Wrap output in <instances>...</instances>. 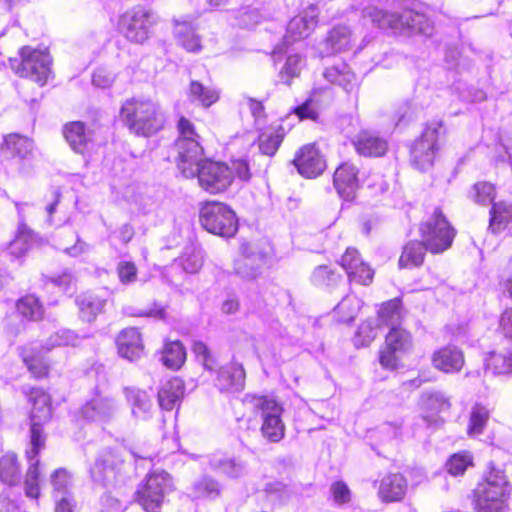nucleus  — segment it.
I'll list each match as a JSON object with an SVG mask.
<instances>
[{
	"label": "nucleus",
	"mask_w": 512,
	"mask_h": 512,
	"mask_svg": "<svg viewBox=\"0 0 512 512\" xmlns=\"http://www.w3.org/2000/svg\"><path fill=\"white\" fill-rule=\"evenodd\" d=\"M338 277L328 266L322 265L315 268L311 280L318 286H331L336 283Z\"/></svg>",
	"instance_id": "obj_58"
},
{
	"label": "nucleus",
	"mask_w": 512,
	"mask_h": 512,
	"mask_svg": "<svg viewBox=\"0 0 512 512\" xmlns=\"http://www.w3.org/2000/svg\"><path fill=\"white\" fill-rule=\"evenodd\" d=\"M490 418V409L480 403L472 406L469 413V423L467 427V434L470 437H475L484 432V429Z\"/></svg>",
	"instance_id": "obj_41"
},
{
	"label": "nucleus",
	"mask_w": 512,
	"mask_h": 512,
	"mask_svg": "<svg viewBox=\"0 0 512 512\" xmlns=\"http://www.w3.org/2000/svg\"><path fill=\"white\" fill-rule=\"evenodd\" d=\"M75 303L79 310V317L91 323L103 312L106 299L96 293L85 292L76 297Z\"/></svg>",
	"instance_id": "obj_27"
},
{
	"label": "nucleus",
	"mask_w": 512,
	"mask_h": 512,
	"mask_svg": "<svg viewBox=\"0 0 512 512\" xmlns=\"http://www.w3.org/2000/svg\"><path fill=\"white\" fill-rule=\"evenodd\" d=\"M412 347V338L409 332L393 327L385 338V347L380 351V364L385 369L394 370L399 363V355L409 351Z\"/></svg>",
	"instance_id": "obj_12"
},
{
	"label": "nucleus",
	"mask_w": 512,
	"mask_h": 512,
	"mask_svg": "<svg viewBox=\"0 0 512 512\" xmlns=\"http://www.w3.org/2000/svg\"><path fill=\"white\" fill-rule=\"evenodd\" d=\"M262 259L258 255L243 252L234 260V273L243 280H254L261 273Z\"/></svg>",
	"instance_id": "obj_32"
},
{
	"label": "nucleus",
	"mask_w": 512,
	"mask_h": 512,
	"mask_svg": "<svg viewBox=\"0 0 512 512\" xmlns=\"http://www.w3.org/2000/svg\"><path fill=\"white\" fill-rule=\"evenodd\" d=\"M304 60L299 54L289 55L279 72V79L285 85H291L294 78L299 77Z\"/></svg>",
	"instance_id": "obj_50"
},
{
	"label": "nucleus",
	"mask_w": 512,
	"mask_h": 512,
	"mask_svg": "<svg viewBox=\"0 0 512 512\" xmlns=\"http://www.w3.org/2000/svg\"><path fill=\"white\" fill-rule=\"evenodd\" d=\"M398 23L399 28L397 31L409 29L412 32L424 35L432 34L433 28L427 17L424 14L412 10H405L398 15Z\"/></svg>",
	"instance_id": "obj_33"
},
{
	"label": "nucleus",
	"mask_w": 512,
	"mask_h": 512,
	"mask_svg": "<svg viewBox=\"0 0 512 512\" xmlns=\"http://www.w3.org/2000/svg\"><path fill=\"white\" fill-rule=\"evenodd\" d=\"M120 115L132 133L144 137L157 133L165 123L161 108L149 99H128Z\"/></svg>",
	"instance_id": "obj_3"
},
{
	"label": "nucleus",
	"mask_w": 512,
	"mask_h": 512,
	"mask_svg": "<svg viewBox=\"0 0 512 512\" xmlns=\"http://www.w3.org/2000/svg\"><path fill=\"white\" fill-rule=\"evenodd\" d=\"M432 366L445 374L459 373L464 364L463 351L455 345H446L436 349L431 355Z\"/></svg>",
	"instance_id": "obj_17"
},
{
	"label": "nucleus",
	"mask_w": 512,
	"mask_h": 512,
	"mask_svg": "<svg viewBox=\"0 0 512 512\" xmlns=\"http://www.w3.org/2000/svg\"><path fill=\"white\" fill-rule=\"evenodd\" d=\"M63 135L70 148L79 154H83L92 141L91 130L87 129L81 121L66 124L63 128Z\"/></svg>",
	"instance_id": "obj_24"
},
{
	"label": "nucleus",
	"mask_w": 512,
	"mask_h": 512,
	"mask_svg": "<svg viewBox=\"0 0 512 512\" xmlns=\"http://www.w3.org/2000/svg\"><path fill=\"white\" fill-rule=\"evenodd\" d=\"M191 493L195 498L214 497L219 494V485L209 477H202L194 482Z\"/></svg>",
	"instance_id": "obj_54"
},
{
	"label": "nucleus",
	"mask_w": 512,
	"mask_h": 512,
	"mask_svg": "<svg viewBox=\"0 0 512 512\" xmlns=\"http://www.w3.org/2000/svg\"><path fill=\"white\" fill-rule=\"evenodd\" d=\"M317 16V8L311 5L301 14L292 18L287 26L284 44L290 45L308 37L317 25Z\"/></svg>",
	"instance_id": "obj_16"
},
{
	"label": "nucleus",
	"mask_w": 512,
	"mask_h": 512,
	"mask_svg": "<svg viewBox=\"0 0 512 512\" xmlns=\"http://www.w3.org/2000/svg\"><path fill=\"white\" fill-rule=\"evenodd\" d=\"M362 302L355 295H347L336 306L335 311L339 315V320L342 322L352 321L361 308Z\"/></svg>",
	"instance_id": "obj_51"
},
{
	"label": "nucleus",
	"mask_w": 512,
	"mask_h": 512,
	"mask_svg": "<svg viewBox=\"0 0 512 512\" xmlns=\"http://www.w3.org/2000/svg\"><path fill=\"white\" fill-rule=\"evenodd\" d=\"M245 371L241 364L231 363L217 372L215 385L222 392H240L244 388Z\"/></svg>",
	"instance_id": "obj_21"
},
{
	"label": "nucleus",
	"mask_w": 512,
	"mask_h": 512,
	"mask_svg": "<svg viewBox=\"0 0 512 512\" xmlns=\"http://www.w3.org/2000/svg\"><path fill=\"white\" fill-rule=\"evenodd\" d=\"M173 489L172 479L165 471L149 474L136 491V501L146 512H160L167 494Z\"/></svg>",
	"instance_id": "obj_9"
},
{
	"label": "nucleus",
	"mask_w": 512,
	"mask_h": 512,
	"mask_svg": "<svg viewBox=\"0 0 512 512\" xmlns=\"http://www.w3.org/2000/svg\"><path fill=\"white\" fill-rule=\"evenodd\" d=\"M184 382L174 377L166 381L158 392V401L161 408L172 410L184 395Z\"/></svg>",
	"instance_id": "obj_30"
},
{
	"label": "nucleus",
	"mask_w": 512,
	"mask_h": 512,
	"mask_svg": "<svg viewBox=\"0 0 512 512\" xmlns=\"http://www.w3.org/2000/svg\"><path fill=\"white\" fill-rule=\"evenodd\" d=\"M468 197L478 205L487 206L495 199L496 189L489 182H477L471 187Z\"/></svg>",
	"instance_id": "obj_48"
},
{
	"label": "nucleus",
	"mask_w": 512,
	"mask_h": 512,
	"mask_svg": "<svg viewBox=\"0 0 512 512\" xmlns=\"http://www.w3.org/2000/svg\"><path fill=\"white\" fill-rule=\"evenodd\" d=\"M2 150L23 161H30L33 157L34 144L32 140L19 134L5 136Z\"/></svg>",
	"instance_id": "obj_31"
},
{
	"label": "nucleus",
	"mask_w": 512,
	"mask_h": 512,
	"mask_svg": "<svg viewBox=\"0 0 512 512\" xmlns=\"http://www.w3.org/2000/svg\"><path fill=\"white\" fill-rule=\"evenodd\" d=\"M200 223L209 233L224 238L233 237L238 230L235 212L221 202H207L200 209Z\"/></svg>",
	"instance_id": "obj_7"
},
{
	"label": "nucleus",
	"mask_w": 512,
	"mask_h": 512,
	"mask_svg": "<svg viewBox=\"0 0 512 512\" xmlns=\"http://www.w3.org/2000/svg\"><path fill=\"white\" fill-rule=\"evenodd\" d=\"M20 220L14 239L9 243L8 250L16 258L24 256L30 249L33 242L32 231L25 225L22 219L23 204L15 203Z\"/></svg>",
	"instance_id": "obj_29"
},
{
	"label": "nucleus",
	"mask_w": 512,
	"mask_h": 512,
	"mask_svg": "<svg viewBox=\"0 0 512 512\" xmlns=\"http://www.w3.org/2000/svg\"><path fill=\"white\" fill-rule=\"evenodd\" d=\"M20 465L16 454L8 452L0 458V481L13 486L20 481Z\"/></svg>",
	"instance_id": "obj_39"
},
{
	"label": "nucleus",
	"mask_w": 512,
	"mask_h": 512,
	"mask_svg": "<svg viewBox=\"0 0 512 512\" xmlns=\"http://www.w3.org/2000/svg\"><path fill=\"white\" fill-rule=\"evenodd\" d=\"M204 253L196 245L185 247L183 254L179 258V265L187 273H197L203 266Z\"/></svg>",
	"instance_id": "obj_44"
},
{
	"label": "nucleus",
	"mask_w": 512,
	"mask_h": 512,
	"mask_svg": "<svg viewBox=\"0 0 512 512\" xmlns=\"http://www.w3.org/2000/svg\"><path fill=\"white\" fill-rule=\"evenodd\" d=\"M189 97L192 101H198L201 105L209 107L218 101L219 92L215 88L204 86L198 81H192Z\"/></svg>",
	"instance_id": "obj_46"
},
{
	"label": "nucleus",
	"mask_w": 512,
	"mask_h": 512,
	"mask_svg": "<svg viewBox=\"0 0 512 512\" xmlns=\"http://www.w3.org/2000/svg\"><path fill=\"white\" fill-rule=\"evenodd\" d=\"M283 129L270 128L259 136V149L268 156H273L283 141Z\"/></svg>",
	"instance_id": "obj_47"
},
{
	"label": "nucleus",
	"mask_w": 512,
	"mask_h": 512,
	"mask_svg": "<svg viewBox=\"0 0 512 512\" xmlns=\"http://www.w3.org/2000/svg\"><path fill=\"white\" fill-rule=\"evenodd\" d=\"M408 488L406 478L400 473H389L379 482L377 495L383 503L400 502Z\"/></svg>",
	"instance_id": "obj_19"
},
{
	"label": "nucleus",
	"mask_w": 512,
	"mask_h": 512,
	"mask_svg": "<svg viewBox=\"0 0 512 512\" xmlns=\"http://www.w3.org/2000/svg\"><path fill=\"white\" fill-rule=\"evenodd\" d=\"M499 329L502 334L512 340V308L505 309L499 319Z\"/></svg>",
	"instance_id": "obj_64"
},
{
	"label": "nucleus",
	"mask_w": 512,
	"mask_h": 512,
	"mask_svg": "<svg viewBox=\"0 0 512 512\" xmlns=\"http://www.w3.org/2000/svg\"><path fill=\"white\" fill-rule=\"evenodd\" d=\"M485 369L495 375L509 374L512 372V359L505 354L491 352L485 359Z\"/></svg>",
	"instance_id": "obj_52"
},
{
	"label": "nucleus",
	"mask_w": 512,
	"mask_h": 512,
	"mask_svg": "<svg viewBox=\"0 0 512 512\" xmlns=\"http://www.w3.org/2000/svg\"><path fill=\"white\" fill-rule=\"evenodd\" d=\"M377 336V327L373 325L371 321L363 322L355 335V345L357 347L360 346H368Z\"/></svg>",
	"instance_id": "obj_57"
},
{
	"label": "nucleus",
	"mask_w": 512,
	"mask_h": 512,
	"mask_svg": "<svg viewBox=\"0 0 512 512\" xmlns=\"http://www.w3.org/2000/svg\"><path fill=\"white\" fill-rule=\"evenodd\" d=\"M117 410L118 405L113 398L97 394L81 407L79 416L85 421L103 424L110 421Z\"/></svg>",
	"instance_id": "obj_13"
},
{
	"label": "nucleus",
	"mask_w": 512,
	"mask_h": 512,
	"mask_svg": "<svg viewBox=\"0 0 512 512\" xmlns=\"http://www.w3.org/2000/svg\"><path fill=\"white\" fill-rule=\"evenodd\" d=\"M116 270L120 283L124 285L132 284L137 279V267L133 262L121 261Z\"/></svg>",
	"instance_id": "obj_59"
},
{
	"label": "nucleus",
	"mask_w": 512,
	"mask_h": 512,
	"mask_svg": "<svg viewBox=\"0 0 512 512\" xmlns=\"http://www.w3.org/2000/svg\"><path fill=\"white\" fill-rule=\"evenodd\" d=\"M512 219V204L498 201L492 204L490 210L489 228L494 232L503 231Z\"/></svg>",
	"instance_id": "obj_38"
},
{
	"label": "nucleus",
	"mask_w": 512,
	"mask_h": 512,
	"mask_svg": "<svg viewBox=\"0 0 512 512\" xmlns=\"http://www.w3.org/2000/svg\"><path fill=\"white\" fill-rule=\"evenodd\" d=\"M32 403L31 410V448L26 455L29 468L25 476V493L30 498H38L39 488V460L36 459L39 451L44 447L42 425L50 420L52 408L50 396L42 389L33 388L29 394Z\"/></svg>",
	"instance_id": "obj_2"
},
{
	"label": "nucleus",
	"mask_w": 512,
	"mask_h": 512,
	"mask_svg": "<svg viewBox=\"0 0 512 512\" xmlns=\"http://www.w3.org/2000/svg\"><path fill=\"white\" fill-rule=\"evenodd\" d=\"M24 363L35 378H42L48 372V366L44 363L42 355L36 347H24L21 352Z\"/></svg>",
	"instance_id": "obj_45"
},
{
	"label": "nucleus",
	"mask_w": 512,
	"mask_h": 512,
	"mask_svg": "<svg viewBox=\"0 0 512 512\" xmlns=\"http://www.w3.org/2000/svg\"><path fill=\"white\" fill-rule=\"evenodd\" d=\"M192 351L206 370L212 371L215 369L217 365L216 360L204 342L194 341Z\"/></svg>",
	"instance_id": "obj_56"
},
{
	"label": "nucleus",
	"mask_w": 512,
	"mask_h": 512,
	"mask_svg": "<svg viewBox=\"0 0 512 512\" xmlns=\"http://www.w3.org/2000/svg\"><path fill=\"white\" fill-rule=\"evenodd\" d=\"M156 22L157 18L152 11L135 6L121 15L119 29L130 42L142 44L149 38L150 29Z\"/></svg>",
	"instance_id": "obj_11"
},
{
	"label": "nucleus",
	"mask_w": 512,
	"mask_h": 512,
	"mask_svg": "<svg viewBox=\"0 0 512 512\" xmlns=\"http://www.w3.org/2000/svg\"><path fill=\"white\" fill-rule=\"evenodd\" d=\"M16 309L20 315L33 321L40 320L44 313L42 305L34 295H27L19 299Z\"/></svg>",
	"instance_id": "obj_49"
},
{
	"label": "nucleus",
	"mask_w": 512,
	"mask_h": 512,
	"mask_svg": "<svg viewBox=\"0 0 512 512\" xmlns=\"http://www.w3.org/2000/svg\"><path fill=\"white\" fill-rule=\"evenodd\" d=\"M423 419L429 425H439L444 422L441 414L448 413L451 408L450 399L442 392L423 393L420 400Z\"/></svg>",
	"instance_id": "obj_15"
},
{
	"label": "nucleus",
	"mask_w": 512,
	"mask_h": 512,
	"mask_svg": "<svg viewBox=\"0 0 512 512\" xmlns=\"http://www.w3.org/2000/svg\"><path fill=\"white\" fill-rule=\"evenodd\" d=\"M298 172L306 178H315L323 173L326 161L314 144L303 146L294 160Z\"/></svg>",
	"instance_id": "obj_14"
},
{
	"label": "nucleus",
	"mask_w": 512,
	"mask_h": 512,
	"mask_svg": "<svg viewBox=\"0 0 512 512\" xmlns=\"http://www.w3.org/2000/svg\"><path fill=\"white\" fill-rule=\"evenodd\" d=\"M70 482L71 477L67 470L60 468L52 473L51 484L53 486V495L55 499L62 496H71L68 492Z\"/></svg>",
	"instance_id": "obj_53"
},
{
	"label": "nucleus",
	"mask_w": 512,
	"mask_h": 512,
	"mask_svg": "<svg viewBox=\"0 0 512 512\" xmlns=\"http://www.w3.org/2000/svg\"><path fill=\"white\" fill-rule=\"evenodd\" d=\"M352 31L346 25L334 26L328 33L321 50L322 56L345 51L351 47Z\"/></svg>",
	"instance_id": "obj_26"
},
{
	"label": "nucleus",
	"mask_w": 512,
	"mask_h": 512,
	"mask_svg": "<svg viewBox=\"0 0 512 512\" xmlns=\"http://www.w3.org/2000/svg\"><path fill=\"white\" fill-rule=\"evenodd\" d=\"M114 74L107 69L99 68L97 69L92 76V83L100 88H107L112 85L114 82Z\"/></svg>",
	"instance_id": "obj_61"
},
{
	"label": "nucleus",
	"mask_w": 512,
	"mask_h": 512,
	"mask_svg": "<svg viewBox=\"0 0 512 512\" xmlns=\"http://www.w3.org/2000/svg\"><path fill=\"white\" fill-rule=\"evenodd\" d=\"M21 60L11 59L12 69L21 77L29 78L40 86L46 84L51 59L46 51L24 46L19 51Z\"/></svg>",
	"instance_id": "obj_8"
},
{
	"label": "nucleus",
	"mask_w": 512,
	"mask_h": 512,
	"mask_svg": "<svg viewBox=\"0 0 512 512\" xmlns=\"http://www.w3.org/2000/svg\"><path fill=\"white\" fill-rule=\"evenodd\" d=\"M323 77L328 82L339 85L347 92H351L356 86V76L346 64L326 68L323 71Z\"/></svg>",
	"instance_id": "obj_35"
},
{
	"label": "nucleus",
	"mask_w": 512,
	"mask_h": 512,
	"mask_svg": "<svg viewBox=\"0 0 512 512\" xmlns=\"http://www.w3.org/2000/svg\"><path fill=\"white\" fill-rule=\"evenodd\" d=\"M118 353L129 361L139 359L144 351L140 332L135 328L124 329L117 338Z\"/></svg>",
	"instance_id": "obj_23"
},
{
	"label": "nucleus",
	"mask_w": 512,
	"mask_h": 512,
	"mask_svg": "<svg viewBox=\"0 0 512 512\" xmlns=\"http://www.w3.org/2000/svg\"><path fill=\"white\" fill-rule=\"evenodd\" d=\"M510 492L511 484L504 469L491 466L474 490L477 512H504Z\"/></svg>",
	"instance_id": "obj_4"
},
{
	"label": "nucleus",
	"mask_w": 512,
	"mask_h": 512,
	"mask_svg": "<svg viewBox=\"0 0 512 512\" xmlns=\"http://www.w3.org/2000/svg\"><path fill=\"white\" fill-rule=\"evenodd\" d=\"M419 232L422 243L432 254H439L450 248L456 234L454 228L438 208L420 224Z\"/></svg>",
	"instance_id": "obj_6"
},
{
	"label": "nucleus",
	"mask_w": 512,
	"mask_h": 512,
	"mask_svg": "<svg viewBox=\"0 0 512 512\" xmlns=\"http://www.w3.org/2000/svg\"><path fill=\"white\" fill-rule=\"evenodd\" d=\"M179 138L176 142L178 150V169L186 178L197 176L200 186L211 194L226 191L233 182L231 168L224 163L202 158L200 146L193 124L181 117L178 122Z\"/></svg>",
	"instance_id": "obj_1"
},
{
	"label": "nucleus",
	"mask_w": 512,
	"mask_h": 512,
	"mask_svg": "<svg viewBox=\"0 0 512 512\" xmlns=\"http://www.w3.org/2000/svg\"><path fill=\"white\" fill-rule=\"evenodd\" d=\"M363 18L370 20L372 25L381 29H392L397 31L399 28L397 14L388 13L375 6H367L364 8Z\"/></svg>",
	"instance_id": "obj_36"
},
{
	"label": "nucleus",
	"mask_w": 512,
	"mask_h": 512,
	"mask_svg": "<svg viewBox=\"0 0 512 512\" xmlns=\"http://www.w3.org/2000/svg\"><path fill=\"white\" fill-rule=\"evenodd\" d=\"M333 183L343 199H354L359 188L357 167L351 163L341 164L334 173Z\"/></svg>",
	"instance_id": "obj_18"
},
{
	"label": "nucleus",
	"mask_w": 512,
	"mask_h": 512,
	"mask_svg": "<svg viewBox=\"0 0 512 512\" xmlns=\"http://www.w3.org/2000/svg\"><path fill=\"white\" fill-rule=\"evenodd\" d=\"M244 403L260 413L262 419L260 430L267 441L278 443L284 438L285 425L281 419L283 408L274 398L248 394L244 397Z\"/></svg>",
	"instance_id": "obj_5"
},
{
	"label": "nucleus",
	"mask_w": 512,
	"mask_h": 512,
	"mask_svg": "<svg viewBox=\"0 0 512 512\" xmlns=\"http://www.w3.org/2000/svg\"><path fill=\"white\" fill-rule=\"evenodd\" d=\"M210 465L218 472L232 478L239 477L246 471V466L241 460L224 455H214L210 460Z\"/></svg>",
	"instance_id": "obj_37"
},
{
	"label": "nucleus",
	"mask_w": 512,
	"mask_h": 512,
	"mask_svg": "<svg viewBox=\"0 0 512 512\" xmlns=\"http://www.w3.org/2000/svg\"><path fill=\"white\" fill-rule=\"evenodd\" d=\"M445 135L442 121H431L427 124L421 137L411 149V162L419 170H428L434 162L439 140Z\"/></svg>",
	"instance_id": "obj_10"
},
{
	"label": "nucleus",
	"mask_w": 512,
	"mask_h": 512,
	"mask_svg": "<svg viewBox=\"0 0 512 512\" xmlns=\"http://www.w3.org/2000/svg\"><path fill=\"white\" fill-rule=\"evenodd\" d=\"M125 398L131 407V415L136 420H148L152 415L153 402L146 391L138 388H125Z\"/></svg>",
	"instance_id": "obj_25"
},
{
	"label": "nucleus",
	"mask_w": 512,
	"mask_h": 512,
	"mask_svg": "<svg viewBox=\"0 0 512 512\" xmlns=\"http://www.w3.org/2000/svg\"><path fill=\"white\" fill-rule=\"evenodd\" d=\"M333 500L335 503L341 505L348 503L351 499V492L349 487L342 481L334 482L330 488Z\"/></svg>",
	"instance_id": "obj_60"
},
{
	"label": "nucleus",
	"mask_w": 512,
	"mask_h": 512,
	"mask_svg": "<svg viewBox=\"0 0 512 512\" xmlns=\"http://www.w3.org/2000/svg\"><path fill=\"white\" fill-rule=\"evenodd\" d=\"M379 321L382 325L390 328L399 327L403 319V309L400 300L393 299L382 305L378 312Z\"/></svg>",
	"instance_id": "obj_42"
},
{
	"label": "nucleus",
	"mask_w": 512,
	"mask_h": 512,
	"mask_svg": "<svg viewBox=\"0 0 512 512\" xmlns=\"http://www.w3.org/2000/svg\"><path fill=\"white\" fill-rule=\"evenodd\" d=\"M426 251L425 245L419 241H409L402 250L398 265L401 269H412L423 264Z\"/></svg>",
	"instance_id": "obj_34"
},
{
	"label": "nucleus",
	"mask_w": 512,
	"mask_h": 512,
	"mask_svg": "<svg viewBox=\"0 0 512 512\" xmlns=\"http://www.w3.org/2000/svg\"><path fill=\"white\" fill-rule=\"evenodd\" d=\"M295 113L299 116L300 119L315 120L318 117V112L312 99H308L302 105L298 106L295 109Z\"/></svg>",
	"instance_id": "obj_63"
},
{
	"label": "nucleus",
	"mask_w": 512,
	"mask_h": 512,
	"mask_svg": "<svg viewBox=\"0 0 512 512\" xmlns=\"http://www.w3.org/2000/svg\"><path fill=\"white\" fill-rule=\"evenodd\" d=\"M353 145L358 154L366 157H380L388 150L387 140L370 131L360 132Z\"/></svg>",
	"instance_id": "obj_22"
},
{
	"label": "nucleus",
	"mask_w": 512,
	"mask_h": 512,
	"mask_svg": "<svg viewBox=\"0 0 512 512\" xmlns=\"http://www.w3.org/2000/svg\"><path fill=\"white\" fill-rule=\"evenodd\" d=\"M341 266L351 281L368 285L373 279V270L363 262L355 249L348 248L346 250L341 258Z\"/></svg>",
	"instance_id": "obj_20"
},
{
	"label": "nucleus",
	"mask_w": 512,
	"mask_h": 512,
	"mask_svg": "<svg viewBox=\"0 0 512 512\" xmlns=\"http://www.w3.org/2000/svg\"><path fill=\"white\" fill-rule=\"evenodd\" d=\"M161 360L163 364L172 370L182 367L186 360V351L180 341H168L162 350Z\"/></svg>",
	"instance_id": "obj_40"
},
{
	"label": "nucleus",
	"mask_w": 512,
	"mask_h": 512,
	"mask_svg": "<svg viewBox=\"0 0 512 512\" xmlns=\"http://www.w3.org/2000/svg\"><path fill=\"white\" fill-rule=\"evenodd\" d=\"M174 35L179 45L188 52L201 50V39L196 33L195 25L188 20H175Z\"/></svg>",
	"instance_id": "obj_28"
},
{
	"label": "nucleus",
	"mask_w": 512,
	"mask_h": 512,
	"mask_svg": "<svg viewBox=\"0 0 512 512\" xmlns=\"http://www.w3.org/2000/svg\"><path fill=\"white\" fill-rule=\"evenodd\" d=\"M470 465H472V457L468 453L464 452L451 456L446 464V467L447 471L451 475L458 476L462 475Z\"/></svg>",
	"instance_id": "obj_55"
},
{
	"label": "nucleus",
	"mask_w": 512,
	"mask_h": 512,
	"mask_svg": "<svg viewBox=\"0 0 512 512\" xmlns=\"http://www.w3.org/2000/svg\"><path fill=\"white\" fill-rule=\"evenodd\" d=\"M124 506L120 500L111 496L110 494H105L102 496L100 500L99 512H123Z\"/></svg>",
	"instance_id": "obj_62"
},
{
	"label": "nucleus",
	"mask_w": 512,
	"mask_h": 512,
	"mask_svg": "<svg viewBox=\"0 0 512 512\" xmlns=\"http://www.w3.org/2000/svg\"><path fill=\"white\" fill-rule=\"evenodd\" d=\"M80 342L79 336L72 330L60 329L51 334L41 346L42 351L50 352L54 348L76 346Z\"/></svg>",
	"instance_id": "obj_43"
}]
</instances>
